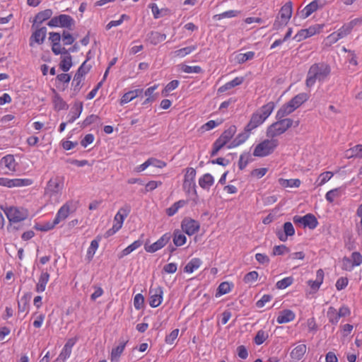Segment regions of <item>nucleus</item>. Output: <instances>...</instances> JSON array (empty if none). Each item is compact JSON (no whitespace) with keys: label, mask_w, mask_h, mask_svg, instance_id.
Masks as SVG:
<instances>
[{"label":"nucleus","mask_w":362,"mask_h":362,"mask_svg":"<svg viewBox=\"0 0 362 362\" xmlns=\"http://www.w3.org/2000/svg\"><path fill=\"white\" fill-rule=\"evenodd\" d=\"M331 66L326 62H317L312 64L307 73L305 85L312 88L317 81L323 83L327 81L331 74Z\"/></svg>","instance_id":"f257e3e1"},{"label":"nucleus","mask_w":362,"mask_h":362,"mask_svg":"<svg viewBox=\"0 0 362 362\" xmlns=\"http://www.w3.org/2000/svg\"><path fill=\"white\" fill-rule=\"evenodd\" d=\"M275 105L274 102H269L262 105L259 109L255 112L245 126L247 131H252L256 129L270 116L274 109Z\"/></svg>","instance_id":"f03ea898"},{"label":"nucleus","mask_w":362,"mask_h":362,"mask_svg":"<svg viewBox=\"0 0 362 362\" xmlns=\"http://www.w3.org/2000/svg\"><path fill=\"white\" fill-rule=\"evenodd\" d=\"M309 98V94L306 93H300L297 94L279 108L276 113V117L278 119H281L291 114L303 103L308 101Z\"/></svg>","instance_id":"7ed1b4c3"},{"label":"nucleus","mask_w":362,"mask_h":362,"mask_svg":"<svg viewBox=\"0 0 362 362\" xmlns=\"http://www.w3.org/2000/svg\"><path fill=\"white\" fill-rule=\"evenodd\" d=\"M292 14L293 4L291 1H288L281 7L273 23V30H279L282 28L285 27L291 18Z\"/></svg>","instance_id":"20e7f679"},{"label":"nucleus","mask_w":362,"mask_h":362,"mask_svg":"<svg viewBox=\"0 0 362 362\" xmlns=\"http://www.w3.org/2000/svg\"><path fill=\"white\" fill-rule=\"evenodd\" d=\"M279 120L269 125L266 132L269 138L274 139L284 134L293 124V119L290 118L279 119Z\"/></svg>","instance_id":"39448f33"},{"label":"nucleus","mask_w":362,"mask_h":362,"mask_svg":"<svg viewBox=\"0 0 362 362\" xmlns=\"http://www.w3.org/2000/svg\"><path fill=\"white\" fill-rule=\"evenodd\" d=\"M278 145L277 139L272 138L270 139H264L255 147L253 156L256 157L267 156L274 151Z\"/></svg>","instance_id":"423d86ee"},{"label":"nucleus","mask_w":362,"mask_h":362,"mask_svg":"<svg viewBox=\"0 0 362 362\" xmlns=\"http://www.w3.org/2000/svg\"><path fill=\"white\" fill-rule=\"evenodd\" d=\"M237 132L235 125H230L226 129L213 145L211 156H215L216 153L223 148L235 135Z\"/></svg>","instance_id":"0eeeda50"},{"label":"nucleus","mask_w":362,"mask_h":362,"mask_svg":"<svg viewBox=\"0 0 362 362\" xmlns=\"http://www.w3.org/2000/svg\"><path fill=\"white\" fill-rule=\"evenodd\" d=\"M74 25V18L66 14H60L52 18L47 23V25L51 28H64L70 29Z\"/></svg>","instance_id":"6e6552de"},{"label":"nucleus","mask_w":362,"mask_h":362,"mask_svg":"<svg viewBox=\"0 0 362 362\" xmlns=\"http://www.w3.org/2000/svg\"><path fill=\"white\" fill-rule=\"evenodd\" d=\"M9 221L18 223L27 218L28 212L23 208L10 207L5 211Z\"/></svg>","instance_id":"1a4fd4ad"},{"label":"nucleus","mask_w":362,"mask_h":362,"mask_svg":"<svg viewBox=\"0 0 362 362\" xmlns=\"http://www.w3.org/2000/svg\"><path fill=\"white\" fill-rule=\"evenodd\" d=\"M76 206L73 201L65 203L58 211L55 218L54 223L59 224L61 221L65 220L68 216L75 211Z\"/></svg>","instance_id":"9d476101"},{"label":"nucleus","mask_w":362,"mask_h":362,"mask_svg":"<svg viewBox=\"0 0 362 362\" xmlns=\"http://www.w3.org/2000/svg\"><path fill=\"white\" fill-rule=\"evenodd\" d=\"M63 188V181L59 177L51 178L47 182L45 188V194L49 196L55 195L61 192Z\"/></svg>","instance_id":"9b49d317"},{"label":"nucleus","mask_w":362,"mask_h":362,"mask_svg":"<svg viewBox=\"0 0 362 362\" xmlns=\"http://www.w3.org/2000/svg\"><path fill=\"white\" fill-rule=\"evenodd\" d=\"M195 169L192 168H188L186 169V173L185 175V179L183 182V189L187 193H190L191 191L195 190Z\"/></svg>","instance_id":"f8f14e48"},{"label":"nucleus","mask_w":362,"mask_h":362,"mask_svg":"<svg viewBox=\"0 0 362 362\" xmlns=\"http://www.w3.org/2000/svg\"><path fill=\"white\" fill-rule=\"evenodd\" d=\"M47 35L46 27L37 28L32 33L30 40L29 45L30 47H34L35 45H42Z\"/></svg>","instance_id":"ddd939ff"},{"label":"nucleus","mask_w":362,"mask_h":362,"mask_svg":"<svg viewBox=\"0 0 362 362\" xmlns=\"http://www.w3.org/2000/svg\"><path fill=\"white\" fill-rule=\"evenodd\" d=\"M33 183L29 179H8L5 177L0 178V185L9 188L29 186Z\"/></svg>","instance_id":"4468645a"},{"label":"nucleus","mask_w":362,"mask_h":362,"mask_svg":"<svg viewBox=\"0 0 362 362\" xmlns=\"http://www.w3.org/2000/svg\"><path fill=\"white\" fill-rule=\"evenodd\" d=\"M163 291L162 287L157 286L156 288L151 287L149 290V304L152 308H156L160 305L163 300Z\"/></svg>","instance_id":"2eb2a0df"},{"label":"nucleus","mask_w":362,"mask_h":362,"mask_svg":"<svg viewBox=\"0 0 362 362\" xmlns=\"http://www.w3.org/2000/svg\"><path fill=\"white\" fill-rule=\"evenodd\" d=\"M171 235L170 233L164 234L156 242L148 246H145V250L148 252H155L158 250L163 248L170 240Z\"/></svg>","instance_id":"dca6fc26"},{"label":"nucleus","mask_w":362,"mask_h":362,"mask_svg":"<svg viewBox=\"0 0 362 362\" xmlns=\"http://www.w3.org/2000/svg\"><path fill=\"white\" fill-rule=\"evenodd\" d=\"M83 109V104L81 101H75L67 117L68 123L74 122L81 115Z\"/></svg>","instance_id":"f3484780"},{"label":"nucleus","mask_w":362,"mask_h":362,"mask_svg":"<svg viewBox=\"0 0 362 362\" xmlns=\"http://www.w3.org/2000/svg\"><path fill=\"white\" fill-rule=\"evenodd\" d=\"M182 230L189 235H192L199 229V223L193 219H184L182 222Z\"/></svg>","instance_id":"a211bd4d"},{"label":"nucleus","mask_w":362,"mask_h":362,"mask_svg":"<svg viewBox=\"0 0 362 362\" xmlns=\"http://www.w3.org/2000/svg\"><path fill=\"white\" fill-rule=\"evenodd\" d=\"M52 14L53 11L49 8L38 12L34 18L32 27L34 28L35 26H37L45 21L50 19Z\"/></svg>","instance_id":"6ab92c4d"},{"label":"nucleus","mask_w":362,"mask_h":362,"mask_svg":"<svg viewBox=\"0 0 362 362\" xmlns=\"http://www.w3.org/2000/svg\"><path fill=\"white\" fill-rule=\"evenodd\" d=\"M142 92V89H135L125 93L120 98V105H123L131 102L132 100L137 98Z\"/></svg>","instance_id":"aec40b11"},{"label":"nucleus","mask_w":362,"mask_h":362,"mask_svg":"<svg viewBox=\"0 0 362 362\" xmlns=\"http://www.w3.org/2000/svg\"><path fill=\"white\" fill-rule=\"evenodd\" d=\"M296 315L292 310H284L279 313L276 321L279 324L287 323L293 321Z\"/></svg>","instance_id":"412c9836"},{"label":"nucleus","mask_w":362,"mask_h":362,"mask_svg":"<svg viewBox=\"0 0 362 362\" xmlns=\"http://www.w3.org/2000/svg\"><path fill=\"white\" fill-rule=\"evenodd\" d=\"M129 212V207L121 208L115 216L114 221L115 223H114V225L117 226L119 228H122L124 220L128 216Z\"/></svg>","instance_id":"4be33fe9"},{"label":"nucleus","mask_w":362,"mask_h":362,"mask_svg":"<svg viewBox=\"0 0 362 362\" xmlns=\"http://www.w3.org/2000/svg\"><path fill=\"white\" fill-rule=\"evenodd\" d=\"M54 95L52 98V103L54 110L60 111L62 110H66L68 108L67 103L63 100V98L57 93L55 90H53Z\"/></svg>","instance_id":"5701e85b"},{"label":"nucleus","mask_w":362,"mask_h":362,"mask_svg":"<svg viewBox=\"0 0 362 362\" xmlns=\"http://www.w3.org/2000/svg\"><path fill=\"white\" fill-rule=\"evenodd\" d=\"M307 351L305 344H299L296 346L291 352V357L294 361H300L302 359Z\"/></svg>","instance_id":"b1692460"},{"label":"nucleus","mask_w":362,"mask_h":362,"mask_svg":"<svg viewBox=\"0 0 362 362\" xmlns=\"http://www.w3.org/2000/svg\"><path fill=\"white\" fill-rule=\"evenodd\" d=\"M72 65V57L70 54L67 52V54L61 57V61L59 66L62 71L67 72L71 68Z\"/></svg>","instance_id":"393cba45"},{"label":"nucleus","mask_w":362,"mask_h":362,"mask_svg":"<svg viewBox=\"0 0 362 362\" xmlns=\"http://www.w3.org/2000/svg\"><path fill=\"white\" fill-rule=\"evenodd\" d=\"M322 8V4L318 3L317 0H313L308 4L303 10V15L304 18L309 17L313 13L316 11L318 8Z\"/></svg>","instance_id":"a878e982"},{"label":"nucleus","mask_w":362,"mask_h":362,"mask_svg":"<svg viewBox=\"0 0 362 362\" xmlns=\"http://www.w3.org/2000/svg\"><path fill=\"white\" fill-rule=\"evenodd\" d=\"M49 274L45 271H42L39 278L38 283L36 285V291L38 293L43 292L45 290L46 285L49 281Z\"/></svg>","instance_id":"bb28decb"},{"label":"nucleus","mask_w":362,"mask_h":362,"mask_svg":"<svg viewBox=\"0 0 362 362\" xmlns=\"http://www.w3.org/2000/svg\"><path fill=\"white\" fill-rule=\"evenodd\" d=\"M128 340H122L117 347L113 348L111 351V361H118L121 354H122L126 344Z\"/></svg>","instance_id":"cd10ccee"},{"label":"nucleus","mask_w":362,"mask_h":362,"mask_svg":"<svg viewBox=\"0 0 362 362\" xmlns=\"http://www.w3.org/2000/svg\"><path fill=\"white\" fill-rule=\"evenodd\" d=\"M346 158H362V144H358L346 151Z\"/></svg>","instance_id":"c85d7f7f"},{"label":"nucleus","mask_w":362,"mask_h":362,"mask_svg":"<svg viewBox=\"0 0 362 362\" xmlns=\"http://www.w3.org/2000/svg\"><path fill=\"white\" fill-rule=\"evenodd\" d=\"M213 176L209 173L204 174L199 179V185L204 189H209L214 184Z\"/></svg>","instance_id":"c756f323"},{"label":"nucleus","mask_w":362,"mask_h":362,"mask_svg":"<svg viewBox=\"0 0 362 362\" xmlns=\"http://www.w3.org/2000/svg\"><path fill=\"white\" fill-rule=\"evenodd\" d=\"M31 298V293H25L18 301V312L23 313L26 310H28L29 308V302Z\"/></svg>","instance_id":"7c9ffc66"},{"label":"nucleus","mask_w":362,"mask_h":362,"mask_svg":"<svg viewBox=\"0 0 362 362\" xmlns=\"http://www.w3.org/2000/svg\"><path fill=\"white\" fill-rule=\"evenodd\" d=\"M324 26V24L313 25L308 28L304 29L305 32V33L308 37H310L317 34H320L322 31Z\"/></svg>","instance_id":"2f4dec72"},{"label":"nucleus","mask_w":362,"mask_h":362,"mask_svg":"<svg viewBox=\"0 0 362 362\" xmlns=\"http://www.w3.org/2000/svg\"><path fill=\"white\" fill-rule=\"evenodd\" d=\"M202 264V260L199 258L192 259L185 267L184 271L187 273H192Z\"/></svg>","instance_id":"473e14b6"},{"label":"nucleus","mask_w":362,"mask_h":362,"mask_svg":"<svg viewBox=\"0 0 362 362\" xmlns=\"http://www.w3.org/2000/svg\"><path fill=\"white\" fill-rule=\"evenodd\" d=\"M303 221H305L304 227H308L310 229L315 228L318 224L316 217L312 214L305 215Z\"/></svg>","instance_id":"72a5a7b5"},{"label":"nucleus","mask_w":362,"mask_h":362,"mask_svg":"<svg viewBox=\"0 0 362 362\" xmlns=\"http://www.w3.org/2000/svg\"><path fill=\"white\" fill-rule=\"evenodd\" d=\"M196 45H192L179 49L174 52V56L178 58H183L197 49Z\"/></svg>","instance_id":"f704fd0d"},{"label":"nucleus","mask_w":362,"mask_h":362,"mask_svg":"<svg viewBox=\"0 0 362 362\" xmlns=\"http://www.w3.org/2000/svg\"><path fill=\"white\" fill-rule=\"evenodd\" d=\"M252 131H247L245 128L244 132L240 133L237 135L233 141V146H238L245 142L250 137Z\"/></svg>","instance_id":"c9c22d12"},{"label":"nucleus","mask_w":362,"mask_h":362,"mask_svg":"<svg viewBox=\"0 0 362 362\" xmlns=\"http://www.w3.org/2000/svg\"><path fill=\"white\" fill-rule=\"evenodd\" d=\"M166 39V35L158 32H151L148 40L151 44L157 45Z\"/></svg>","instance_id":"e433bc0d"},{"label":"nucleus","mask_w":362,"mask_h":362,"mask_svg":"<svg viewBox=\"0 0 362 362\" xmlns=\"http://www.w3.org/2000/svg\"><path fill=\"white\" fill-rule=\"evenodd\" d=\"M222 123H223L222 119H218L216 120H209L207 122H206L205 124H204L200 127V130L202 132H208V131H210V130L216 128V127L219 126Z\"/></svg>","instance_id":"4c0bfd02"},{"label":"nucleus","mask_w":362,"mask_h":362,"mask_svg":"<svg viewBox=\"0 0 362 362\" xmlns=\"http://www.w3.org/2000/svg\"><path fill=\"white\" fill-rule=\"evenodd\" d=\"M240 13V11H239L229 10V11H224L221 13L214 15V19L220 21L223 18H234V17H236L237 16H238Z\"/></svg>","instance_id":"58836bf2"},{"label":"nucleus","mask_w":362,"mask_h":362,"mask_svg":"<svg viewBox=\"0 0 362 362\" xmlns=\"http://www.w3.org/2000/svg\"><path fill=\"white\" fill-rule=\"evenodd\" d=\"M279 183L284 187H298L301 183L299 179H279Z\"/></svg>","instance_id":"ea45409f"},{"label":"nucleus","mask_w":362,"mask_h":362,"mask_svg":"<svg viewBox=\"0 0 362 362\" xmlns=\"http://www.w3.org/2000/svg\"><path fill=\"white\" fill-rule=\"evenodd\" d=\"M327 316L328 317L329 322L332 325H337L340 319V317H338L337 310L333 307L329 308L327 313Z\"/></svg>","instance_id":"a19ab883"},{"label":"nucleus","mask_w":362,"mask_h":362,"mask_svg":"<svg viewBox=\"0 0 362 362\" xmlns=\"http://www.w3.org/2000/svg\"><path fill=\"white\" fill-rule=\"evenodd\" d=\"M158 86H159L158 84H155L153 86L148 88L145 90L144 94L147 97V98L143 103V105L148 104L151 102H153L155 100L153 93L158 88Z\"/></svg>","instance_id":"79ce46f5"},{"label":"nucleus","mask_w":362,"mask_h":362,"mask_svg":"<svg viewBox=\"0 0 362 362\" xmlns=\"http://www.w3.org/2000/svg\"><path fill=\"white\" fill-rule=\"evenodd\" d=\"M173 243L177 247L182 246L186 243V236L180 230H175L173 233Z\"/></svg>","instance_id":"37998d69"},{"label":"nucleus","mask_w":362,"mask_h":362,"mask_svg":"<svg viewBox=\"0 0 362 362\" xmlns=\"http://www.w3.org/2000/svg\"><path fill=\"white\" fill-rule=\"evenodd\" d=\"M186 204V202L185 200H180L175 203H174L170 207L166 209V214L169 216H173L180 208L184 206Z\"/></svg>","instance_id":"c03bdc74"},{"label":"nucleus","mask_w":362,"mask_h":362,"mask_svg":"<svg viewBox=\"0 0 362 362\" xmlns=\"http://www.w3.org/2000/svg\"><path fill=\"white\" fill-rule=\"evenodd\" d=\"M352 30L347 25V23H344L340 28H339L334 33L338 37L339 40L346 37L351 33Z\"/></svg>","instance_id":"a18cd8bd"},{"label":"nucleus","mask_w":362,"mask_h":362,"mask_svg":"<svg viewBox=\"0 0 362 362\" xmlns=\"http://www.w3.org/2000/svg\"><path fill=\"white\" fill-rule=\"evenodd\" d=\"M180 84L178 80H173L169 82L162 90L163 96H168L169 93L176 89Z\"/></svg>","instance_id":"49530a36"},{"label":"nucleus","mask_w":362,"mask_h":362,"mask_svg":"<svg viewBox=\"0 0 362 362\" xmlns=\"http://www.w3.org/2000/svg\"><path fill=\"white\" fill-rule=\"evenodd\" d=\"M98 242H99V240H96V239L91 241L90 245L88 247V251H87V259H88V262L91 261V259H93V257L95 253V251L97 250V249L98 247V245H99Z\"/></svg>","instance_id":"de8ad7c7"},{"label":"nucleus","mask_w":362,"mask_h":362,"mask_svg":"<svg viewBox=\"0 0 362 362\" xmlns=\"http://www.w3.org/2000/svg\"><path fill=\"white\" fill-rule=\"evenodd\" d=\"M0 166L1 168L4 167L7 168L10 171H16L18 169L17 168V163H16V160H1Z\"/></svg>","instance_id":"09e8293b"},{"label":"nucleus","mask_w":362,"mask_h":362,"mask_svg":"<svg viewBox=\"0 0 362 362\" xmlns=\"http://www.w3.org/2000/svg\"><path fill=\"white\" fill-rule=\"evenodd\" d=\"M255 52L249 51L245 53H240L237 55L236 59L239 64L245 63V62L252 59L255 57Z\"/></svg>","instance_id":"8fccbe9b"},{"label":"nucleus","mask_w":362,"mask_h":362,"mask_svg":"<svg viewBox=\"0 0 362 362\" xmlns=\"http://www.w3.org/2000/svg\"><path fill=\"white\" fill-rule=\"evenodd\" d=\"M341 188H335L328 191L325 195L326 199L332 203L336 197H339L341 195Z\"/></svg>","instance_id":"3c124183"},{"label":"nucleus","mask_w":362,"mask_h":362,"mask_svg":"<svg viewBox=\"0 0 362 362\" xmlns=\"http://www.w3.org/2000/svg\"><path fill=\"white\" fill-rule=\"evenodd\" d=\"M129 19V16L126 15V14H122L121 15L120 18L119 20H117V21H110L107 25H106V29L107 30H110L113 27H116V26H119L124 21H127Z\"/></svg>","instance_id":"603ef678"},{"label":"nucleus","mask_w":362,"mask_h":362,"mask_svg":"<svg viewBox=\"0 0 362 362\" xmlns=\"http://www.w3.org/2000/svg\"><path fill=\"white\" fill-rule=\"evenodd\" d=\"M332 176H333V173L329 171H327V172H324V173H321L317 180V182H318L317 186H322V185L326 183L327 181H329Z\"/></svg>","instance_id":"864d4df0"},{"label":"nucleus","mask_w":362,"mask_h":362,"mask_svg":"<svg viewBox=\"0 0 362 362\" xmlns=\"http://www.w3.org/2000/svg\"><path fill=\"white\" fill-rule=\"evenodd\" d=\"M181 70L187 74H199L202 71V69L199 66L182 65Z\"/></svg>","instance_id":"5fc2aeb1"},{"label":"nucleus","mask_w":362,"mask_h":362,"mask_svg":"<svg viewBox=\"0 0 362 362\" xmlns=\"http://www.w3.org/2000/svg\"><path fill=\"white\" fill-rule=\"evenodd\" d=\"M293 279L291 276L286 277L280 281H279L276 286L278 289H284L292 284Z\"/></svg>","instance_id":"6e6d98bb"},{"label":"nucleus","mask_w":362,"mask_h":362,"mask_svg":"<svg viewBox=\"0 0 362 362\" xmlns=\"http://www.w3.org/2000/svg\"><path fill=\"white\" fill-rule=\"evenodd\" d=\"M339 40L337 36L336 33L333 32L326 37V38L324 40L323 43L326 47H331L332 45L335 44Z\"/></svg>","instance_id":"4d7b16f0"},{"label":"nucleus","mask_w":362,"mask_h":362,"mask_svg":"<svg viewBox=\"0 0 362 362\" xmlns=\"http://www.w3.org/2000/svg\"><path fill=\"white\" fill-rule=\"evenodd\" d=\"M230 289H231V286L228 282H227V281L222 282L218 286L216 296L217 295L221 296V295L226 294L230 291Z\"/></svg>","instance_id":"13d9d810"},{"label":"nucleus","mask_w":362,"mask_h":362,"mask_svg":"<svg viewBox=\"0 0 362 362\" xmlns=\"http://www.w3.org/2000/svg\"><path fill=\"white\" fill-rule=\"evenodd\" d=\"M52 51L56 55L65 54L68 52L66 48L62 47L60 42L52 44Z\"/></svg>","instance_id":"bf43d9fd"},{"label":"nucleus","mask_w":362,"mask_h":362,"mask_svg":"<svg viewBox=\"0 0 362 362\" xmlns=\"http://www.w3.org/2000/svg\"><path fill=\"white\" fill-rule=\"evenodd\" d=\"M57 223H54V220L52 222H47L43 225L36 224L35 228L40 231H48L52 229Z\"/></svg>","instance_id":"052dcab7"},{"label":"nucleus","mask_w":362,"mask_h":362,"mask_svg":"<svg viewBox=\"0 0 362 362\" xmlns=\"http://www.w3.org/2000/svg\"><path fill=\"white\" fill-rule=\"evenodd\" d=\"M84 76L81 74L76 73L72 81V85L74 86L75 90H79L81 88V83L83 81Z\"/></svg>","instance_id":"680f3d73"},{"label":"nucleus","mask_w":362,"mask_h":362,"mask_svg":"<svg viewBox=\"0 0 362 362\" xmlns=\"http://www.w3.org/2000/svg\"><path fill=\"white\" fill-rule=\"evenodd\" d=\"M268 334L263 330H259L255 337V343L260 345L267 339Z\"/></svg>","instance_id":"e2e57ef3"},{"label":"nucleus","mask_w":362,"mask_h":362,"mask_svg":"<svg viewBox=\"0 0 362 362\" xmlns=\"http://www.w3.org/2000/svg\"><path fill=\"white\" fill-rule=\"evenodd\" d=\"M95 141V136L93 134H87L81 141V145L83 148H86L90 144H93Z\"/></svg>","instance_id":"0e129e2a"},{"label":"nucleus","mask_w":362,"mask_h":362,"mask_svg":"<svg viewBox=\"0 0 362 362\" xmlns=\"http://www.w3.org/2000/svg\"><path fill=\"white\" fill-rule=\"evenodd\" d=\"M100 121V117L96 115H90L88 116L82 123L83 127H86L93 123L98 122Z\"/></svg>","instance_id":"69168bd1"},{"label":"nucleus","mask_w":362,"mask_h":362,"mask_svg":"<svg viewBox=\"0 0 362 362\" xmlns=\"http://www.w3.org/2000/svg\"><path fill=\"white\" fill-rule=\"evenodd\" d=\"M289 252V249L284 245L274 246L272 252L274 256L281 255Z\"/></svg>","instance_id":"338daca9"},{"label":"nucleus","mask_w":362,"mask_h":362,"mask_svg":"<svg viewBox=\"0 0 362 362\" xmlns=\"http://www.w3.org/2000/svg\"><path fill=\"white\" fill-rule=\"evenodd\" d=\"M351 259L354 267L359 266L362 264V255L360 252H354L351 254Z\"/></svg>","instance_id":"774afa93"}]
</instances>
